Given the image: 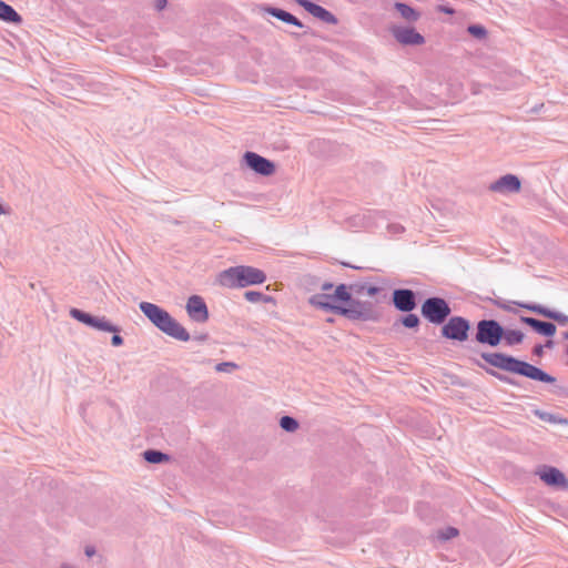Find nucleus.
Wrapping results in <instances>:
<instances>
[{"mask_svg":"<svg viewBox=\"0 0 568 568\" xmlns=\"http://www.w3.org/2000/svg\"><path fill=\"white\" fill-rule=\"evenodd\" d=\"M505 339L509 343V344H517V343H520L521 339H523V334L520 332H517V331H510V332H507L505 334Z\"/></svg>","mask_w":568,"mask_h":568,"instance_id":"obj_27","label":"nucleus"},{"mask_svg":"<svg viewBox=\"0 0 568 568\" xmlns=\"http://www.w3.org/2000/svg\"><path fill=\"white\" fill-rule=\"evenodd\" d=\"M112 344L114 346H119L122 344V338L119 336V335H113L112 336Z\"/></svg>","mask_w":568,"mask_h":568,"instance_id":"obj_32","label":"nucleus"},{"mask_svg":"<svg viewBox=\"0 0 568 568\" xmlns=\"http://www.w3.org/2000/svg\"><path fill=\"white\" fill-rule=\"evenodd\" d=\"M449 320L455 321V320H465V318L463 316H452V317H449Z\"/></svg>","mask_w":568,"mask_h":568,"instance_id":"obj_39","label":"nucleus"},{"mask_svg":"<svg viewBox=\"0 0 568 568\" xmlns=\"http://www.w3.org/2000/svg\"><path fill=\"white\" fill-rule=\"evenodd\" d=\"M0 20L9 23H20L22 18L13 7L0 0Z\"/></svg>","mask_w":568,"mask_h":568,"instance_id":"obj_18","label":"nucleus"},{"mask_svg":"<svg viewBox=\"0 0 568 568\" xmlns=\"http://www.w3.org/2000/svg\"><path fill=\"white\" fill-rule=\"evenodd\" d=\"M395 9L402 16V18L407 20L408 22H415L420 17V13L418 11L403 2H396Z\"/></svg>","mask_w":568,"mask_h":568,"instance_id":"obj_19","label":"nucleus"},{"mask_svg":"<svg viewBox=\"0 0 568 568\" xmlns=\"http://www.w3.org/2000/svg\"><path fill=\"white\" fill-rule=\"evenodd\" d=\"M458 535V530L454 527H448L445 530L438 532V537L443 540H448Z\"/></svg>","mask_w":568,"mask_h":568,"instance_id":"obj_28","label":"nucleus"},{"mask_svg":"<svg viewBox=\"0 0 568 568\" xmlns=\"http://www.w3.org/2000/svg\"><path fill=\"white\" fill-rule=\"evenodd\" d=\"M193 337H194V338H199V339H200V338H203V336H202V335H194Z\"/></svg>","mask_w":568,"mask_h":568,"instance_id":"obj_42","label":"nucleus"},{"mask_svg":"<svg viewBox=\"0 0 568 568\" xmlns=\"http://www.w3.org/2000/svg\"><path fill=\"white\" fill-rule=\"evenodd\" d=\"M381 288L366 283L339 284L331 293H318L310 297V304L317 310L348 320H374L375 303L362 300L375 296Z\"/></svg>","mask_w":568,"mask_h":568,"instance_id":"obj_1","label":"nucleus"},{"mask_svg":"<svg viewBox=\"0 0 568 568\" xmlns=\"http://www.w3.org/2000/svg\"><path fill=\"white\" fill-rule=\"evenodd\" d=\"M344 266H347V267H352V268H355V270H361L359 266H355V265H351L348 263H342Z\"/></svg>","mask_w":568,"mask_h":568,"instance_id":"obj_37","label":"nucleus"},{"mask_svg":"<svg viewBox=\"0 0 568 568\" xmlns=\"http://www.w3.org/2000/svg\"><path fill=\"white\" fill-rule=\"evenodd\" d=\"M392 302L396 310L408 313L400 320H419L410 312L416 307V293L409 288H396L392 294Z\"/></svg>","mask_w":568,"mask_h":568,"instance_id":"obj_3","label":"nucleus"},{"mask_svg":"<svg viewBox=\"0 0 568 568\" xmlns=\"http://www.w3.org/2000/svg\"><path fill=\"white\" fill-rule=\"evenodd\" d=\"M440 10L447 14H453L454 13V9L453 8H449V7H442Z\"/></svg>","mask_w":568,"mask_h":568,"instance_id":"obj_35","label":"nucleus"},{"mask_svg":"<svg viewBox=\"0 0 568 568\" xmlns=\"http://www.w3.org/2000/svg\"><path fill=\"white\" fill-rule=\"evenodd\" d=\"M236 368V365L234 363H221L216 365L217 372H230L231 369Z\"/></svg>","mask_w":568,"mask_h":568,"instance_id":"obj_29","label":"nucleus"},{"mask_svg":"<svg viewBox=\"0 0 568 568\" xmlns=\"http://www.w3.org/2000/svg\"><path fill=\"white\" fill-rule=\"evenodd\" d=\"M514 368H516V369H514L513 373H517V374L527 376L535 381H540V382L550 383V384L555 383V381H556L554 377L546 374L540 368H538L531 364L525 363V362H520V361L516 359Z\"/></svg>","mask_w":568,"mask_h":568,"instance_id":"obj_8","label":"nucleus"},{"mask_svg":"<svg viewBox=\"0 0 568 568\" xmlns=\"http://www.w3.org/2000/svg\"><path fill=\"white\" fill-rule=\"evenodd\" d=\"M244 297H245L246 301L252 302V303H258V302L268 303V302H273V297H271L268 295H264L263 293L257 292V291H247V292L244 293Z\"/></svg>","mask_w":568,"mask_h":568,"instance_id":"obj_22","label":"nucleus"},{"mask_svg":"<svg viewBox=\"0 0 568 568\" xmlns=\"http://www.w3.org/2000/svg\"><path fill=\"white\" fill-rule=\"evenodd\" d=\"M394 38L404 45H420L425 38L410 27H394L392 29Z\"/></svg>","mask_w":568,"mask_h":568,"instance_id":"obj_7","label":"nucleus"},{"mask_svg":"<svg viewBox=\"0 0 568 568\" xmlns=\"http://www.w3.org/2000/svg\"><path fill=\"white\" fill-rule=\"evenodd\" d=\"M288 24H293V26H295V27H297V28H303V27H304V24L302 23V21H301V20H298L296 17H295V20H294V21H290V23H288Z\"/></svg>","mask_w":568,"mask_h":568,"instance_id":"obj_33","label":"nucleus"},{"mask_svg":"<svg viewBox=\"0 0 568 568\" xmlns=\"http://www.w3.org/2000/svg\"><path fill=\"white\" fill-rule=\"evenodd\" d=\"M243 159L247 168L257 174L270 176L275 172V164L255 152H245Z\"/></svg>","mask_w":568,"mask_h":568,"instance_id":"obj_5","label":"nucleus"},{"mask_svg":"<svg viewBox=\"0 0 568 568\" xmlns=\"http://www.w3.org/2000/svg\"><path fill=\"white\" fill-rule=\"evenodd\" d=\"M4 213H6V211H4L3 206H2V204L0 203V215L4 214Z\"/></svg>","mask_w":568,"mask_h":568,"instance_id":"obj_41","label":"nucleus"},{"mask_svg":"<svg viewBox=\"0 0 568 568\" xmlns=\"http://www.w3.org/2000/svg\"><path fill=\"white\" fill-rule=\"evenodd\" d=\"M521 182L517 175L506 174L493 182L489 189L497 193H517L520 191Z\"/></svg>","mask_w":568,"mask_h":568,"instance_id":"obj_9","label":"nucleus"},{"mask_svg":"<svg viewBox=\"0 0 568 568\" xmlns=\"http://www.w3.org/2000/svg\"><path fill=\"white\" fill-rule=\"evenodd\" d=\"M484 359L489 363L490 365L513 372L515 368L516 359L513 357L505 356L503 354L493 353V354H484Z\"/></svg>","mask_w":568,"mask_h":568,"instance_id":"obj_16","label":"nucleus"},{"mask_svg":"<svg viewBox=\"0 0 568 568\" xmlns=\"http://www.w3.org/2000/svg\"><path fill=\"white\" fill-rule=\"evenodd\" d=\"M452 307L446 300L434 296L428 297L422 305V315L425 320H447Z\"/></svg>","mask_w":568,"mask_h":568,"instance_id":"obj_4","label":"nucleus"},{"mask_svg":"<svg viewBox=\"0 0 568 568\" xmlns=\"http://www.w3.org/2000/svg\"><path fill=\"white\" fill-rule=\"evenodd\" d=\"M140 310L148 320H173V317L163 308L149 302H141Z\"/></svg>","mask_w":568,"mask_h":568,"instance_id":"obj_17","label":"nucleus"},{"mask_svg":"<svg viewBox=\"0 0 568 568\" xmlns=\"http://www.w3.org/2000/svg\"><path fill=\"white\" fill-rule=\"evenodd\" d=\"M503 336V328L498 325V322H479L477 339L480 343L496 346Z\"/></svg>","mask_w":568,"mask_h":568,"instance_id":"obj_6","label":"nucleus"},{"mask_svg":"<svg viewBox=\"0 0 568 568\" xmlns=\"http://www.w3.org/2000/svg\"><path fill=\"white\" fill-rule=\"evenodd\" d=\"M535 332L545 336H551L556 332V326L552 322H527Z\"/></svg>","mask_w":568,"mask_h":568,"instance_id":"obj_20","label":"nucleus"},{"mask_svg":"<svg viewBox=\"0 0 568 568\" xmlns=\"http://www.w3.org/2000/svg\"><path fill=\"white\" fill-rule=\"evenodd\" d=\"M540 479L548 486H556L560 488L568 487V480L565 475L555 467H544L538 473Z\"/></svg>","mask_w":568,"mask_h":568,"instance_id":"obj_12","label":"nucleus"},{"mask_svg":"<svg viewBox=\"0 0 568 568\" xmlns=\"http://www.w3.org/2000/svg\"><path fill=\"white\" fill-rule=\"evenodd\" d=\"M519 320L525 321V320H534V318L532 317H528V316H519Z\"/></svg>","mask_w":568,"mask_h":568,"instance_id":"obj_40","label":"nucleus"},{"mask_svg":"<svg viewBox=\"0 0 568 568\" xmlns=\"http://www.w3.org/2000/svg\"><path fill=\"white\" fill-rule=\"evenodd\" d=\"M468 328L467 322H448L442 332L447 338L464 341L467 338Z\"/></svg>","mask_w":568,"mask_h":568,"instance_id":"obj_15","label":"nucleus"},{"mask_svg":"<svg viewBox=\"0 0 568 568\" xmlns=\"http://www.w3.org/2000/svg\"><path fill=\"white\" fill-rule=\"evenodd\" d=\"M515 306L527 308L538 315H542V316L547 317L548 320H559V321L568 320L567 315L559 313V312L551 311V310H549L542 305H539V304H518V303L513 302L508 305H505L504 307L507 311L516 312Z\"/></svg>","mask_w":568,"mask_h":568,"instance_id":"obj_11","label":"nucleus"},{"mask_svg":"<svg viewBox=\"0 0 568 568\" xmlns=\"http://www.w3.org/2000/svg\"><path fill=\"white\" fill-rule=\"evenodd\" d=\"M87 324L89 325H92L99 329H112L111 327H109L108 325V322H93V321H90V322H85Z\"/></svg>","mask_w":568,"mask_h":568,"instance_id":"obj_30","label":"nucleus"},{"mask_svg":"<svg viewBox=\"0 0 568 568\" xmlns=\"http://www.w3.org/2000/svg\"><path fill=\"white\" fill-rule=\"evenodd\" d=\"M295 2L321 21L328 24L337 23V18L322 6L316 4L310 0H295Z\"/></svg>","mask_w":568,"mask_h":568,"instance_id":"obj_10","label":"nucleus"},{"mask_svg":"<svg viewBox=\"0 0 568 568\" xmlns=\"http://www.w3.org/2000/svg\"><path fill=\"white\" fill-rule=\"evenodd\" d=\"M156 10L161 11L165 8L168 0H153Z\"/></svg>","mask_w":568,"mask_h":568,"instance_id":"obj_31","label":"nucleus"},{"mask_svg":"<svg viewBox=\"0 0 568 568\" xmlns=\"http://www.w3.org/2000/svg\"><path fill=\"white\" fill-rule=\"evenodd\" d=\"M266 275L263 271L246 265L229 267L219 274V283L225 287H245L264 283Z\"/></svg>","mask_w":568,"mask_h":568,"instance_id":"obj_2","label":"nucleus"},{"mask_svg":"<svg viewBox=\"0 0 568 568\" xmlns=\"http://www.w3.org/2000/svg\"><path fill=\"white\" fill-rule=\"evenodd\" d=\"M69 314L74 320H105L104 317L93 316L78 308H70Z\"/></svg>","mask_w":568,"mask_h":568,"instance_id":"obj_25","label":"nucleus"},{"mask_svg":"<svg viewBox=\"0 0 568 568\" xmlns=\"http://www.w3.org/2000/svg\"><path fill=\"white\" fill-rule=\"evenodd\" d=\"M280 425L286 432H295L298 428L297 422L290 416L282 417Z\"/></svg>","mask_w":568,"mask_h":568,"instance_id":"obj_26","label":"nucleus"},{"mask_svg":"<svg viewBox=\"0 0 568 568\" xmlns=\"http://www.w3.org/2000/svg\"><path fill=\"white\" fill-rule=\"evenodd\" d=\"M144 458L149 463H153V464L169 460L168 455L162 454L161 452H156V450H146L144 453Z\"/></svg>","mask_w":568,"mask_h":568,"instance_id":"obj_24","label":"nucleus"},{"mask_svg":"<svg viewBox=\"0 0 568 568\" xmlns=\"http://www.w3.org/2000/svg\"><path fill=\"white\" fill-rule=\"evenodd\" d=\"M467 32L478 40H484L487 37V30L481 24H469L467 27Z\"/></svg>","mask_w":568,"mask_h":568,"instance_id":"obj_23","label":"nucleus"},{"mask_svg":"<svg viewBox=\"0 0 568 568\" xmlns=\"http://www.w3.org/2000/svg\"><path fill=\"white\" fill-rule=\"evenodd\" d=\"M266 12L270 13L272 17L285 22V23H290V21H294L295 20V16H293L292 13L283 10V9H278V8H274V7H268L266 9Z\"/></svg>","mask_w":568,"mask_h":568,"instance_id":"obj_21","label":"nucleus"},{"mask_svg":"<svg viewBox=\"0 0 568 568\" xmlns=\"http://www.w3.org/2000/svg\"><path fill=\"white\" fill-rule=\"evenodd\" d=\"M333 287H334V285H333L332 283H327V282H326V283H324V284L322 285V291H324V292H325V291H329V290H332Z\"/></svg>","mask_w":568,"mask_h":568,"instance_id":"obj_34","label":"nucleus"},{"mask_svg":"<svg viewBox=\"0 0 568 568\" xmlns=\"http://www.w3.org/2000/svg\"><path fill=\"white\" fill-rule=\"evenodd\" d=\"M406 327L413 328L415 327L418 322H403Z\"/></svg>","mask_w":568,"mask_h":568,"instance_id":"obj_36","label":"nucleus"},{"mask_svg":"<svg viewBox=\"0 0 568 568\" xmlns=\"http://www.w3.org/2000/svg\"><path fill=\"white\" fill-rule=\"evenodd\" d=\"M156 326L169 336L179 341L190 339V333L180 324V322H154Z\"/></svg>","mask_w":568,"mask_h":568,"instance_id":"obj_14","label":"nucleus"},{"mask_svg":"<svg viewBox=\"0 0 568 568\" xmlns=\"http://www.w3.org/2000/svg\"><path fill=\"white\" fill-rule=\"evenodd\" d=\"M186 312L192 320H207L209 311L203 297L192 295L186 302Z\"/></svg>","mask_w":568,"mask_h":568,"instance_id":"obj_13","label":"nucleus"},{"mask_svg":"<svg viewBox=\"0 0 568 568\" xmlns=\"http://www.w3.org/2000/svg\"><path fill=\"white\" fill-rule=\"evenodd\" d=\"M85 554H87L89 557H91V556L94 554V550H93V549H91V548H87V549H85Z\"/></svg>","mask_w":568,"mask_h":568,"instance_id":"obj_38","label":"nucleus"}]
</instances>
